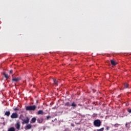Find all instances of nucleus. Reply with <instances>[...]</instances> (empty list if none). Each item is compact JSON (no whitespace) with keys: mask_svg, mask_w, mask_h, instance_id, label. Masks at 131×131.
Here are the masks:
<instances>
[{"mask_svg":"<svg viewBox=\"0 0 131 131\" xmlns=\"http://www.w3.org/2000/svg\"><path fill=\"white\" fill-rule=\"evenodd\" d=\"M37 106L35 105L32 106H27L26 108L27 111H35L36 110Z\"/></svg>","mask_w":131,"mask_h":131,"instance_id":"nucleus-1","label":"nucleus"},{"mask_svg":"<svg viewBox=\"0 0 131 131\" xmlns=\"http://www.w3.org/2000/svg\"><path fill=\"white\" fill-rule=\"evenodd\" d=\"M64 106H67V107H73V108H76V107L77 106L76 105V103L75 102H73L72 104L70 103L69 102H67L64 103Z\"/></svg>","mask_w":131,"mask_h":131,"instance_id":"nucleus-2","label":"nucleus"},{"mask_svg":"<svg viewBox=\"0 0 131 131\" xmlns=\"http://www.w3.org/2000/svg\"><path fill=\"white\" fill-rule=\"evenodd\" d=\"M101 124H102V122L100 120H95L94 122V125L97 127H99Z\"/></svg>","mask_w":131,"mask_h":131,"instance_id":"nucleus-3","label":"nucleus"},{"mask_svg":"<svg viewBox=\"0 0 131 131\" xmlns=\"http://www.w3.org/2000/svg\"><path fill=\"white\" fill-rule=\"evenodd\" d=\"M20 80V78L19 77H14L12 75V82H18Z\"/></svg>","mask_w":131,"mask_h":131,"instance_id":"nucleus-4","label":"nucleus"},{"mask_svg":"<svg viewBox=\"0 0 131 131\" xmlns=\"http://www.w3.org/2000/svg\"><path fill=\"white\" fill-rule=\"evenodd\" d=\"M11 118H18V114L17 113H13L11 115Z\"/></svg>","mask_w":131,"mask_h":131,"instance_id":"nucleus-5","label":"nucleus"},{"mask_svg":"<svg viewBox=\"0 0 131 131\" xmlns=\"http://www.w3.org/2000/svg\"><path fill=\"white\" fill-rule=\"evenodd\" d=\"M15 127L18 130H20V128L21 127L20 122H17L16 124H15Z\"/></svg>","mask_w":131,"mask_h":131,"instance_id":"nucleus-6","label":"nucleus"},{"mask_svg":"<svg viewBox=\"0 0 131 131\" xmlns=\"http://www.w3.org/2000/svg\"><path fill=\"white\" fill-rule=\"evenodd\" d=\"M53 82H54V85H55L56 86H58V83H59V81H58V80H57V79H55V78H53Z\"/></svg>","mask_w":131,"mask_h":131,"instance_id":"nucleus-7","label":"nucleus"},{"mask_svg":"<svg viewBox=\"0 0 131 131\" xmlns=\"http://www.w3.org/2000/svg\"><path fill=\"white\" fill-rule=\"evenodd\" d=\"M21 120H22L25 123H28V122H29V118L28 117H27L26 120L22 119Z\"/></svg>","mask_w":131,"mask_h":131,"instance_id":"nucleus-8","label":"nucleus"},{"mask_svg":"<svg viewBox=\"0 0 131 131\" xmlns=\"http://www.w3.org/2000/svg\"><path fill=\"white\" fill-rule=\"evenodd\" d=\"M111 63L113 66H116V65H117V62H115L114 60H111Z\"/></svg>","mask_w":131,"mask_h":131,"instance_id":"nucleus-9","label":"nucleus"},{"mask_svg":"<svg viewBox=\"0 0 131 131\" xmlns=\"http://www.w3.org/2000/svg\"><path fill=\"white\" fill-rule=\"evenodd\" d=\"M37 122H38V123H42V122H43V118H40L38 119Z\"/></svg>","mask_w":131,"mask_h":131,"instance_id":"nucleus-10","label":"nucleus"},{"mask_svg":"<svg viewBox=\"0 0 131 131\" xmlns=\"http://www.w3.org/2000/svg\"><path fill=\"white\" fill-rule=\"evenodd\" d=\"M37 115H43V111L39 110L37 113Z\"/></svg>","mask_w":131,"mask_h":131,"instance_id":"nucleus-11","label":"nucleus"},{"mask_svg":"<svg viewBox=\"0 0 131 131\" xmlns=\"http://www.w3.org/2000/svg\"><path fill=\"white\" fill-rule=\"evenodd\" d=\"M11 114V112L10 111H6L5 113V115H6V116H10Z\"/></svg>","mask_w":131,"mask_h":131,"instance_id":"nucleus-12","label":"nucleus"},{"mask_svg":"<svg viewBox=\"0 0 131 131\" xmlns=\"http://www.w3.org/2000/svg\"><path fill=\"white\" fill-rule=\"evenodd\" d=\"M26 128H27V129H30L32 128V125L28 124L26 126Z\"/></svg>","mask_w":131,"mask_h":131,"instance_id":"nucleus-13","label":"nucleus"},{"mask_svg":"<svg viewBox=\"0 0 131 131\" xmlns=\"http://www.w3.org/2000/svg\"><path fill=\"white\" fill-rule=\"evenodd\" d=\"M4 75L5 76V78H6V79H8V78H10V76H9V75L8 74L4 73Z\"/></svg>","mask_w":131,"mask_h":131,"instance_id":"nucleus-14","label":"nucleus"},{"mask_svg":"<svg viewBox=\"0 0 131 131\" xmlns=\"http://www.w3.org/2000/svg\"><path fill=\"white\" fill-rule=\"evenodd\" d=\"M15 127H11L10 128H9L8 129V131H15Z\"/></svg>","mask_w":131,"mask_h":131,"instance_id":"nucleus-15","label":"nucleus"},{"mask_svg":"<svg viewBox=\"0 0 131 131\" xmlns=\"http://www.w3.org/2000/svg\"><path fill=\"white\" fill-rule=\"evenodd\" d=\"M31 121H32V122H33V123H35V121H36V117H33V118L31 119Z\"/></svg>","mask_w":131,"mask_h":131,"instance_id":"nucleus-16","label":"nucleus"},{"mask_svg":"<svg viewBox=\"0 0 131 131\" xmlns=\"http://www.w3.org/2000/svg\"><path fill=\"white\" fill-rule=\"evenodd\" d=\"M124 89H127L128 88V84L127 83H124Z\"/></svg>","mask_w":131,"mask_h":131,"instance_id":"nucleus-17","label":"nucleus"},{"mask_svg":"<svg viewBox=\"0 0 131 131\" xmlns=\"http://www.w3.org/2000/svg\"><path fill=\"white\" fill-rule=\"evenodd\" d=\"M52 118V116H47V117H46V120H49V119H50V118Z\"/></svg>","mask_w":131,"mask_h":131,"instance_id":"nucleus-18","label":"nucleus"},{"mask_svg":"<svg viewBox=\"0 0 131 131\" xmlns=\"http://www.w3.org/2000/svg\"><path fill=\"white\" fill-rule=\"evenodd\" d=\"M119 125H120V124H115V125H114V126H115V127H118V126H119Z\"/></svg>","mask_w":131,"mask_h":131,"instance_id":"nucleus-19","label":"nucleus"},{"mask_svg":"<svg viewBox=\"0 0 131 131\" xmlns=\"http://www.w3.org/2000/svg\"><path fill=\"white\" fill-rule=\"evenodd\" d=\"M106 127V130H109V129H110V127L108 126H105Z\"/></svg>","mask_w":131,"mask_h":131,"instance_id":"nucleus-20","label":"nucleus"},{"mask_svg":"<svg viewBox=\"0 0 131 131\" xmlns=\"http://www.w3.org/2000/svg\"><path fill=\"white\" fill-rule=\"evenodd\" d=\"M97 131H104V127L97 129Z\"/></svg>","mask_w":131,"mask_h":131,"instance_id":"nucleus-21","label":"nucleus"},{"mask_svg":"<svg viewBox=\"0 0 131 131\" xmlns=\"http://www.w3.org/2000/svg\"><path fill=\"white\" fill-rule=\"evenodd\" d=\"M13 110H14V111H19V109H18V108L17 107H15V108H14Z\"/></svg>","mask_w":131,"mask_h":131,"instance_id":"nucleus-22","label":"nucleus"},{"mask_svg":"<svg viewBox=\"0 0 131 131\" xmlns=\"http://www.w3.org/2000/svg\"><path fill=\"white\" fill-rule=\"evenodd\" d=\"M127 112L129 113H131V109L130 108H127Z\"/></svg>","mask_w":131,"mask_h":131,"instance_id":"nucleus-23","label":"nucleus"},{"mask_svg":"<svg viewBox=\"0 0 131 131\" xmlns=\"http://www.w3.org/2000/svg\"><path fill=\"white\" fill-rule=\"evenodd\" d=\"M9 73H10V74H12V73H13V70H11L9 71Z\"/></svg>","mask_w":131,"mask_h":131,"instance_id":"nucleus-24","label":"nucleus"},{"mask_svg":"<svg viewBox=\"0 0 131 131\" xmlns=\"http://www.w3.org/2000/svg\"><path fill=\"white\" fill-rule=\"evenodd\" d=\"M3 125H6V122H4L3 123Z\"/></svg>","mask_w":131,"mask_h":131,"instance_id":"nucleus-25","label":"nucleus"},{"mask_svg":"<svg viewBox=\"0 0 131 131\" xmlns=\"http://www.w3.org/2000/svg\"><path fill=\"white\" fill-rule=\"evenodd\" d=\"M71 126H74V124H72H72H71Z\"/></svg>","mask_w":131,"mask_h":131,"instance_id":"nucleus-26","label":"nucleus"},{"mask_svg":"<svg viewBox=\"0 0 131 131\" xmlns=\"http://www.w3.org/2000/svg\"><path fill=\"white\" fill-rule=\"evenodd\" d=\"M125 125H126V127H127V123H126V124H125Z\"/></svg>","mask_w":131,"mask_h":131,"instance_id":"nucleus-27","label":"nucleus"},{"mask_svg":"<svg viewBox=\"0 0 131 131\" xmlns=\"http://www.w3.org/2000/svg\"><path fill=\"white\" fill-rule=\"evenodd\" d=\"M55 120H57V119H55Z\"/></svg>","mask_w":131,"mask_h":131,"instance_id":"nucleus-28","label":"nucleus"}]
</instances>
